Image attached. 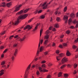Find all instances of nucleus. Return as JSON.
<instances>
[{
	"label": "nucleus",
	"mask_w": 78,
	"mask_h": 78,
	"mask_svg": "<svg viewBox=\"0 0 78 78\" xmlns=\"http://www.w3.org/2000/svg\"><path fill=\"white\" fill-rule=\"evenodd\" d=\"M70 31L67 30L66 31V34H69V33H70Z\"/></svg>",
	"instance_id": "c03bdc74"
},
{
	"label": "nucleus",
	"mask_w": 78,
	"mask_h": 78,
	"mask_svg": "<svg viewBox=\"0 0 78 78\" xmlns=\"http://www.w3.org/2000/svg\"><path fill=\"white\" fill-rule=\"evenodd\" d=\"M31 63L28 66L26 70L24 76V78H28V73H29V70L30 69V67H31Z\"/></svg>",
	"instance_id": "f03ea898"
},
{
	"label": "nucleus",
	"mask_w": 78,
	"mask_h": 78,
	"mask_svg": "<svg viewBox=\"0 0 78 78\" xmlns=\"http://www.w3.org/2000/svg\"><path fill=\"white\" fill-rule=\"evenodd\" d=\"M40 74V73H39V71H37L36 72V74L37 75H39Z\"/></svg>",
	"instance_id": "58836bf2"
},
{
	"label": "nucleus",
	"mask_w": 78,
	"mask_h": 78,
	"mask_svg": "<svg viewBox=\"0 0 78 78\" xmlns=\"http://www.w3.org/2000/svg\"><path fill=\"white\" fill-rule=\"evenodd\" d=\"M6 3L5 2H2L1 5H0V6H3V7H5V6H6Z\"/></svg>",
	"instance_id": "f3484780"
},
{
	"label": "nucleus",
	"mask_w": 78,
	"mask_h": 78,
	"mask_svg": "<svg viewBox=\"0 0 78 78\" xmlns=\"http://www.w3.org/2000/svg\"><path fill=\"white\" fill-rule=\"evenodd\" d=\"M63 37H64V35H62L60 36V38H63Z\"/></svg>",
	"instance_id": "0e129e2a"
},
{
	"label": "nucleus",
	"mask_w": 78,
	"mask_h": 78,
	"mask_svg": "<svg viewBox=\"0 0 78 78\" xmlns=\"http://www.w3.org/2000/svg\"><path fill=\"white\" fill-rule=\"evenodd\" d=\"M5 32L6 31H4L2 32L1 34V35H3V34L5 33Z\"/></svg>",
	"instance_id": "4c0bfd02"
},
{
	"label": "nucleus",
	"mask_w": 78,
	"mask_h": 78,
	"mask_svg": "<svg viewBox=\"0 0 78 78\" xmlns=\"http://www.w3.org/2000/svg\"><path fill=\"white\" fill-rule=\"evenodd\" d=\"M48 51H46L44 52V55H47V54H48Z\"/></svg>",
	"instance_id": "79ce46f5"
},
{
	"label": "nucleus",
	"mask_w": 78,
	"mask_h": 78,
	"mask_svg": "<svg viewBox=\"0 0 78 78\" xmlns=\"http://www.w3.org/2000/svg\"><path fill=\"white\" fill-rule=\"evenodd\" d=\"M67 44L66 43H63V46L62 45H60L59 46V47L60 48H63V47H67Z\"/></svg>",
	"instance_id": "ddd939ff"
},
{
	"label": "nucleus",
	"mask_w": 78,
	"mask_h": 78,
	"mask_svg": "<svg viewBox=\"0 0 78 78\" xmlns=\"http://www.w3.org/2000/svg\"><path fill=\"white\" fill-rule=\"evenodd\" d=\"M32 28V27H30V25H27L24 28V30H26V29L30 30V29H31Z\"/></svg>",
	"instance_id": "9b49d317"
},
{
	"label": "nucleus",
	"mask_w": 78,
	"mask_h": 78,
	"mask_svg": "<svg viewBox=\"0 0 78 78\" xmlns=\"http://www.w3.org/2000/svg\"><path fill=\"white\" fill-rule=\"evenodd\" d=\"M75 42H78V38H77V39L75 41Z\"/></svg>",
	"instance_id": "680f3d73"
},
{
	"label": "nucleus",
	"mask_w": 78,
	"mask_h": 78,
	"mask_svg": "<svg viewBox=\"0 0 78 78\" xmlns=\"http://www.w3.org/2000/svg\"><path fill=\"white\" fill-rule=\"evenodd\" d=\"M72 19H70L68 20V23L69 25H70L71 23H72Z\"/></svg>",
	"instance_id": "412c9836"
},
{
	"label": "nucleus",
	"mask_w": 78,
	"mask_h": 78,
	"mask_svg": "<svg viewBox=\"0 0 78 78\" xmlns=\"http://www.w3.org/2000/svg\"><path fill=\"white\" fill-rule=\"evenodd\" d=\"M52 66V63H49L48 65V66L49 67H50V66Z\"/></svg>",
	"instance_id": "3c124183"
},
{
	"label": "nucleus",
	"mask_w": 78,
	"mask_h": 78,
	"mask_svg": "<svg viewBox=\"0 0 78 78\" xmlns=\"http://www.w3.org/2000/svg\"><path fill=\"white\" fill-rule=\"evenodd\" d=\"M54 27L55 28H59V25L58 24H55Z\"/></svg>",
	"instance_id": "c85d7f7f"
},
{
	"label": "nucleus",
	"mask_w": 78,
	"mask_h": 78,
	"mask_svg": "<svg viewBox=\"0 0 78 78\" xmlns=\"http://www.w3.org/2000/svg\"><path fill=\"white\" fill-rule=\"evenodd\" d=\"M5 64V61H3L2 62L1 64V65L3 66Z\"/></svg>",
	"instance_id": "473e14b6"
},
{
	"label": "nucleus",
	"mask_w": 78,
	"mask_h": 78,
	"mask_svg": "<svg viewBox=\"0 0 78 78\" xmlns=\"http://www.w3.org/2000/svg\"><path fill=\"white\" fill-rule=\"evenodd\" d=\"M40 51L41 52L44 50V47L41 46L40 48Z\"/></svg>",
	"instance_id": "aec40b11"
},
{
	"label": "nucleus",
	"mask_w": 78,
	"mask_h": 78,
	"mask_svg": "<svg viewBox=\"0 0 78 78\" xmlns=\"http://www.w3.org/2000/svg\"><path fill=\"white\" fill-rule=\"evenodd\" d=\"M62 75V73L60 72L58 74V77H60V76H61Z\"/></svg>",
	"instance_id": "c756f323"
},
{
	"label": "nucleus",
	"mask_w": 78,
	"mask_h": 78,
	"mask_svg": "<svg viewBox=\"0 0 78 78\" xmlns=\"http://www.w3.org/2000/svg\"><path fill=\"white\" fill-rule=\"evenodd\" d=\"M8 51L7 49H5V51H3L4 53H6V51Z\"/></svg>",
	"instance_id": "8fccbe9b"
},
{
	"label": "nucleus",
	"mask_w": 78,
	"mask_h": 78,
	"mask_svg": "<svg viewBox=\"0 0 78 78\" xmlns=\"http://www.w3.org/2000/svg\"><path fill=\"white\" fill-rule=\"evenodd\" d=\"M2 67H4V68H5V69H7V68H6V66L5 65H4V66H2Z\"/></svg>",
	"instance_id": "052dcab7"
},
{
	"label": "nucleus",
	"mask_w": 78,
	"mask_h": 78,
	"mask_svg": "<svg viewBox=\"0 0 78 78\" xmlns=\"http://www.w3.org/2000/svg\"><path fill=\"white\" fill-rule=\"evenodd\" d=\"M41 68L42 69H44L46 68V65H45L44 64H43L41 65Z\"/></svg>",
	"instance_id": "a211bd4d"
},
{
	"label": "nucleus",
	"mask_w": 78,
	"mask_h": 78,
	"mask_svg": "<svg viewBox=\"0 0 78 78\" xmlns=\"http://www.w3.org/2000/svg\"><path fill=\"white\" fill-rule=\"evenodd\" d=\"M29 10H30V9L29 8L28 9H26L25 10H21L20 12H18L16 14V15H19V14H22V13H23V12L24 13H26L27 12H28V11Z\"/></svg>",
	"instance_id": "20e7f679"
},
{
	"label": "nucleus",
	"mask_w": 78,
	"mask_h": 78,
	"mask_svg": "<svg viewBox=\"0 0 78 78\" xmlns=\"http://www.w3.org/2000/svg\"><path fill=\"white\" fill-rule=\"evenodd\" d=\"M77 48V46H76L75 45H73L72 46V48H73V49H76V48Z\"/></svg>",
	"instance_id": "7c9ffc66"
},
{
	"label": "nucleus",
	"mask_w": 78,
	"mask_h": 78,
	"mask_svg": "<svg viewBox=\"0 0 78 78\" xmlns=\"http://www.w3.org/2000/svg\"><path fill=\"white\" fill-rule=\"evenodd\" d=\"M3 74H4V73H0V76H2V75H3Z\"/></svg>",
	"instance_id": "338daca9"
},
{
	"label": "nucleus",
	"mask_w": 78,
	"mask_h": 78,
	"mask_svg": "<svg viewBox=\"0 0 78 78\" xmlns=\"http://www.w3.org/2000/svg\"><path fill=\"white\" fill-rule=\"evenodd\" d=\"M63 20L65 21V23H66L68 20V16L66 15L64 16L63 17Z\"/></svg>",
	"instance_id": "9d476101"
},
{
	"label": "nucleus",
	"mask_w": 78,
	"mask_h": 78,
	"mask_svg": "<svg viewBox=\"0 0 78 78\" xmlns=\"http://www.w3.org/2000/svg\"><path fill=\"white\" fill-rule=\"evenodd\" d=\"M38 26H39V24H37V25L36 27H35V28L34 29H33V31H35V30H37V27H38Z\"/></svg>",
	"instance_id": "6ab92c4d"
},
{
	"label": "nucleus",
	"mask_w": 78,
	"mask_h": 78,
	"mask_svg": "<svg viewBox=\"0 0 78 78\" xmlns=\"http://www.w3.org/2000/svg\"><path fill=\"white\" fill-rule=\"evenodd\" d=\"M18 51V49H15V51H14V55L15 56H16V55H17V52Z\"/></svg>",
	"instance_id": "dca6fc26"
},
{
	"label": "nucleus",
	"mask_w": 78,
	"mask_h": 78,
	"mask_svg": "<svg viewBox=\"0 0 78 78\" xmlns=\"http://www.w3.org/2000/svg\"><path fill=\"white\" fill-rule=\"evenodd\" d=\"M70 16L71 18H73L75 17V14H74L73 13H72L71 14Z\"/></svg>",
	"instance_id": "5701e85b"
},
{
	"label": "nucleus",
	"mask_w": 78,
	"mask_h": 78,
	"mask_svg": "<svg viewBox=\"0 0 78 78\" xmlns=\"http://www.w3.org/2000/svg\"><path fill=\"white\" fill-rule=\"evenodd\" d=\"M77 65L75 64L74 65V67L75 69V68H76V67H77Z\"/></svg>",
	"instance_id": "37998d69"
},
{
	"label": "nucleus",
	"mask_w": 78,
	"mask_h": 78,
	"mask_svg": "<svg viewBox=\"0 0 78 78\" xmlns=\"http://www.w3.org/2000/svg\"><path fill=\"white\" fill-rule=\"evenodd\" d=\"M44 39H46V40H48L49 38V35H46L44 37Z\"/></svg>",
	"instance_id": "2eb2a0df"
},
{
	"label": "nucleus",
	"mask_w": 78,
	"mask_h": 78,
	"mask_svg": "<svg viewBox=\"0 0 78 78\" xmlns=\"http://www.w3.org/2000/svg\"><path fill=\"white\" fill-rule=\"evenodd\" d=\"M6 5L8 7H9L11 5V2L7 4Z\"/></svg>",
	"instance_id": "bb28decb"
},
{
	"label": "nucleus",
	"mask_w": 78,
	"mask_h": 78,
	"mask_svg": "<svg viewBox=\"0 0 78 78\" xmlns=\"http://www.w3.org/2000/svg\"><path fill=\"white\" fill-rule=\"evenodd\" d=\"M70 28H71V29H73L74 28H75V27H74V26H71L70 27Z\"/></svg>",
	"instance_id": "49530a36"
},
{
	"label": "nucleus",
	"mask_w": 78,
	"mask_h": 78,
	"mask_svg": "<svg viewBox=\"0 0 78 78\" xmlns=\"http://www.w3.org/2000/svg\"><path fill=\"white\" fill-rule=\"evenodd\" d=\"M22 6V5H19L18 7H14L12 9L13 11V13H15V12L18 11L19 9H20V8Z\"/></svg>",
	"instance_id": "39448f33"
},
{
	"label": "nucleus",
	"mask_w": 78,
	"mask_h": 78,
	"mask_svg": "<svg viewBox=\"0 0 78 78\" xmlns=\"http://www.w3.org/2000/svg\"><path fill=\"white\" fill-rule=\"evenodd\" d=\"M39 69L40 72H48V71L46 69H44L42 70V68L41 67H39Z\"/></svg>",
	"instance_id": "423d86ee"
},
{
	"label": "nucleus",
	"mask_w": 78,
	"mask_h": 78,
	"mask_svg": "<svg viewBox=\"0 0 78 78\" xmlns=\"http://www.w3.org/2000/svg\"><path fill=\"white\" fill-rule=\"evenodd\" d=\"M66 55L68 56H70V53L69 51H67L66 52Z\"/></svg>",
	"instance_id": "4be33fe9"
},
{
	"label": "nucleus",
	"mask_w": 78,
	"mask_h": 78,
	"mask_svg": "<svg viewBox=\"0 0 78 78\" xmlns=\"http://www.w3.org/2000/svg\"><path fill=\"white\" fill-rule=\"evenodd\" d=\"M13 37H14V35H12L11 36L9 37V39H12V38Z\"/></svg>",
	"instance_id": "4d7b16f0"
},
{
	"label": "nucleus",
	"mask_w": 78,
	"mask_h": 78,
	"mask_svg": "<svg viewBox=\"0 0 78 78\" xmlns=\"http://www.w3.org/2000/svg\"><path fill=\"white\" fill-rule=\"evenodd\" d=\"M56 20L58 22H60L61 21V19L59 17H57L56 18Z\"/></svg>",
	"instance_id": "a878e982"
},
{
	"label": "nucleus",
	"mask_w": 78,
	"mask_h": 78,
	"mask_svg": "<svg viewBox=\"0 0 78 78\" xmlns=\"http://www.w3.org/2000/svg\"><path fill=\"white\" fill-rule=\"evenodd\" d=\"M67 67H71V66L70 64H68L67 65Z\"/></svg>",
	"instance_id": "774afa93"
},
{
	"label": "nucleus",
	"mask_w": 78,
	"mask_h": 78,
	"mask_svg": "<svg viewBox=\"0 0 78 78\" xmlns=\"http://www.w3.org/2000/svg\"><path fill=\"white\" fill-rule=\"evenodd\" d=\"M33 19H34V18H32L30 19L28 21V23H30V22H31L32 21V20H33Z\"/></svg>",
	"instance_id": "f704fd0d"
},
{
	"label": "nucleus",
	"mask_w": 78,
	"mask_h": 78,
	"mask_svg": "<svg viewBox=\"0 0 78 78\" xmlns=\"http://www.w3.org/2000/svg\"><path fill=\"white\" fill-rule=\"evenodd\" d=\"M37 12H38V10H36V11H35L34 12V13L35 14H37Z\"/></svg>",
	"instance_id": "864d4df0"
},
{
	"label": "nucleus",
	"mask_w": 78,
	"mask_h": 78,
	"mask_svg": "<svg viewBox=\"0 0 78 78\" xmlns=\"http://www.w3.org/2000/svg\"><path fill=\"white\" fill-rule=\"evenodd\" d=\"M41 19H44L45 18V15H42L41 16Z\"/></svg>",
	"instance_id": "ea45409f"
},
{
	"label": "nucleus",
	"mask_w": 78,
	"mask_h": 78,
	"mask_svg": "<svg viewBox=\"0 0 78 78\" xmlns=\"http://www.w3.org/2000/svg\"><path fill=\"white\" fill-rule=\"evenodd\" d=\"M52 31H56V29L55 28H53L52 29Z\"/></svg>",
	"instance_id": "bf43d9fd"
},
{
	"label": "nucleus",
	"mask_w": 78,
	"mask_h": 78,
	"mask_svg": "<svg viewBox=\"0 0 78 78\" xmlns=\"http://www.w3.org/2000/svg\"><path fill=\"white\" fill-rule=\"evenodd\" d=\"M46 4L47 2H45L42 5H41L42 7H43V9H46V8H47L48 6V5Z\"/></svg>",
	"instance_id": "1a4fd4ad"
},
{
	"label": "nucleus",
	"mask_w": 78,
	"mask_h": 78,
	"mask_svg": "<svg viewBox=\"0 0 78 78\" xmlns=\"http://www.w3.org/2000/svg\"><path fill=\"white\" fill-rule=\"evenodd\" d=\"M73 23L74 24H75L76 23H77V24L76 26V28L78 27V20L77 21H76V20H75L73 22Z\"/></svg>",
	"instance_id": "f8f14e48"
},
{
	"label": "nucleus",
	"mask_w": 78,
	"mask_h": 78,
	"mask_svg": "<svg viewBox=\"0 0 78 78\" xmlns=\"http://www.w3.org/2000/svg\"><path fill=\"white\" fill-rule=\"evenodd\" d=\"M39 48L38 49V51H37V52L36 55L37 56H38L39 54Z\"/></svg>",
	"instance_id": "72a5a7b5"
},
{
	"label": "nucleus",
	"mask_w": 78,
	"mask_h": 78,
	"mask_svg": "<svg viewBox=\"0 0 78 78\" xmlns=\"http://www.w3.org/2000/svg\"><path fill=\"white\" fill-rule=\"evenodd\" d=\"M4 48V46H2L0 47V49H3Z\"/></svg>",
	"instance_id": "5fc2aeb1"
},
{
	"label": "nucleus",
	"mask_w": 78,
	"mask_h": 78,
	"mask_svg": "<svg viewBox=\"0 0 78 78\" xmlns=\"http://www.w3.org/2000/svg\"><path fill=\"white\" fill-rule=\"evenodd\" d=\"M28 16V14H25L23 16H20L17 19V21H16L15 23H14L13 22H10L9 24V25H10V24L11 25H17L19 23V20L20 19H25L26 17H27Z\"/></svg>",
	"instance_id": "f257e3e1"
},
{
	"label": "nucleus",
	"mask_w": 78,
	"mask_h": 78,
	"mask_svg": "<svg viewBox=\"0 0 78 78\" xmlns=\"http://www.w3.org/2000/svg\"><path fill=\"white\" fill-rule=\"evenodd\" d=\"M43 31V30L42 29H41L40 31V37L41 36V35H42V32Z\"/></svg>",
	"instance_id": "2f4dec72"
},
{
	"label": "nucleus",
	"mask_w": 78,
	"mask_h": 78,
	"mask_svg": "<svg viewBox=\"0 0 78 78\" xmlns=\"http://www.w3.org/2000/svg\"><path fill=\"white\" fill-rule=\"evenodd\" d=\"M26 37V35H24V37L22 38H20L18 35H16L14 37L15 39L17 38L18 39V40H19L20 42H22V41H23L25 39Z\"/></svg>",
	"instance_id": "7ed1b4c3"
},
{
	"label": "nucleus",
	"mask_w": 78,
	"mask_h": 78,
	"mask_svg": "<svg viewBox=\"0 0 78 78\" xmlns=\"http://www.w3.org/2000/svg\"><path fill=\"white\" fill-rule=\"evenodd\" d=\"M48 40H46L45 41L44 44L45 45H47V44H48Z\"/></svg>",
	"instance_id": "b1692460"
},
{
	"label": "nucleus",
	"mask_w": 78,
	"mask_h": 78,
	"mask_svg": "<svg viewBox=\"0 0 78 78\" xmlns=\"http://www.w3.org/2000/svg\"><path fill=\"white\" fill-rule=\"evenodd\" d=\"M43 40L42 39L41 40H40L38 44V48H39V47H40V44H42V43H43Z\"/></svg>",
	"instance_id": "4468645a"
},
{
	"label": "nucleus",
	"mask_w": 78,
	"mask_h": 78,
	"mask_svg": "<svg viewBox=\"0 0 78 78\" xmlns=\"http://www.w3.org/2000/svg\"><path fill=\"white\" fill-rule=\"evenodd\" d=\"M67 6H66L65 7L64 9V12H66V11H67Z\"/></svg>",
	"instance_id": "e433bc0d"
},
{
	"label": "nucleus",
	"mask_w": 78,
	"mask_h": 78,
	"mask_svg": "<svg viewBox=\"0 0 78 78\" xmlns=\"http://www.w3.org/2000/svg\"><path fill=\"white\" fill-rule=\"evenodd\" d=\"M66 66H67V65L65 64L62 66H61L60 68L61 69H64L65 67H66Z\"/></svg>",
	"instance_id": "393cba45"
},
{
	"label": "nucleus",
	"mask_w": 78,
	"mask_h": 78,
	"mask_svg": "<svg viewBox=\"0 0 78 78\" xmlns=\"http://www.w3.org/2000/svg\"><path fill=\"white\" fill-rule=\"evenodd\" d=\"M11 59L12 61H14V56H12L11 57Z\"/></svg>",
	"instance_id": "de8ad7c7"
},
{
	"label": "nucleus",
	"mask_w": 78,
	"mask_h": 78,
	"mask_svg": "<svg viewBox=\"0 0 78 78\" xmlns=\"http://www.w3.org/2000/svg\"><path fill=\"white\" fill-rule=\"evenodd\" d=\"M68 61V59L66 57L64 58L62 60V63L64 64L65 62H67Z\"/></svg>",
	"instance_id": "6e6552de"
},
{
	"label": "nucleus",
	"mask_w": 78,
	"mask_h": 78,
	"mask_svg": "<svg viewBox=\"0 0 78 78\" xmlns=\"http://www.w3.org/2000/svg\"><path fill=\"white\" fill-rule=\"evenodd\" d=\"M42 10H41L38 11V14H40V13H41V12H42Z\"/></svg>",
	"instance_id": "603ef678"
},
{
	"label": "nucleus",
	"mask_w": 78,
	"mask_h": 78,
	"mask_svg": "<svg viewBox=\"0 0 78 78\" xmlns=\"http://www.w3.org/2000/svg\"><path fill=\"white\" fill-rule=\"evenodd\" d=\"M17 44H14L13 45V47H17Z\"/></svg>",
	"instance_id": "13d9d810"
},
{
	"label": "nucleus",
	"mask_w": 78,
	"mask_h": 78,
	"mask_svg": "<svg viewBox=\"0 0 78 78\" xmlns=\"http://www.w3.org/2000/svg\"><path fill=\"white\" fill-rule=\"evenodd\" d=\"M47 78H51V76L50 75H48L47 76Z\"/></svg>",
	"instance_id": "a18cd8bd"
},
{
	"label": "nucleus",
	"mask_w": 78,
	"mask_h": 78,
	"mask_svg": "<svg viewBox=\"0 0 78 78\" xmlns=\"http://www.w3.org/2000/svg\"><path fill=\"white\" fill-rule=\"evenodd\" d=\"M68 76V74H65L64 75V76L65 78H67V77Z\"/></svg>",
	"instance_id": "c9c22d12"
},
{
	"label": "nucleus",
	"mask_w": 78,
	"mask_h": 78,
	"mask_svg": "<svg viewBox=\"0 0 78 78\" xmlns=\"http://www.w3.org/2000/svg\"><path fill=\"white\" fill-rule=\"evenodd\" d=\"M1 73H4V70L2 69L0 71Z\"/></svg>",
	"instance_id": "6e6d98bb"
},
{
	"label": "nucleus",
	"mask_w": 78,
	"mask_h": 78,
	"mask_svg": "<svg viewBox=\"0 0 78 78\" xmlns=\"http://www.w3.org/2000/svg\"><path fill=\"white\" fill-rule=\"evenodd\" d=\"M56 54H59V51L57 50L56 51Z\"/></svg>",
	"instance_id": "a19ab883"
},
{
	"label": "nucleus",
	"mask_w": 78,
	"mask_h": 78,
	"mask_svg": "<svg viewBox=\"0 0 78 78\" xmlns=\"http://www.w3.org/2000/svg\"><path fill=\"white\" fill-rule=\"evenodd\" d=\"M34 67H35V65H32L31 66L32 68H34Z\"/></svg>",
	"instance_id": "69168bd1"
},
{
	"label": "nucleus",
	"mask_w": 78,
	"mask_h": 78,
	"mask_svg": "<svg viewBox=\"0 0 78 78\" xmlns=\"http://www.w3.org/2000/svg\"><path fill=\"white\" fill-rule=\"evenodd\" d=\"M46 62V61H43L41 62V64H44V63H45Z\"/></svg>",
	"instance_id": "09e8293b"
},
{
	"label": "nucleus",
	"mask_w": 78,
	"mask_h": 78,
	"mask_svg": "<svg viewBox=\"0 0 78 78\" xmlns=\"http://www.w3.org/2000/svg\"><path fill=\"white\" fill-rule=\"evenodd\" d=\"M50 31L48 30H47L45 32V34L46 35H48V34H49Z\"/></svg>",
	"instance_id": "cd10ccee"
},
{
	"label": "nucleus",
	"mask_w": 78,
	"mask_h": 78,
	"mask_svg": "<svg viewBox=\"0 0 78 78\" xmlns=\"http://www.w3.org/2000/svg\"><path fill=\"white\" fill-rule=\"evenodd\" d=\"M59 56H56V59L57 61H59L61 59V57H62L64 56V54L61 53L59 55Z\"/></svg>",
	"instance_id": "0eeeda50"
},
{
	"label": "nucleus",
	"mask_w": 78,
	"mask_h": 78,
	"mask_svg": "<svg viewBox=\"0 0 78 78\" xmlns=\"http://www.w3.org/2000/svg\"><path fill=\"white\" fill-rule=\"evenodd\" d=\"M73 74H76V71L75 70L73 73Z\"/></svg>",
	"instance_id": "e2e57ef3"
}]
</instances>
